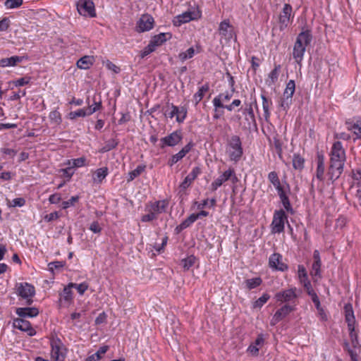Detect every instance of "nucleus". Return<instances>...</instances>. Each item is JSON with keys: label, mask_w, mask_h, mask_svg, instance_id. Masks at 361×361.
Listing matches in <instances>:
<instances>
[{"label": "nucleus", "mask_w": 361, "mask_h": 361, "mask_svg": "<svg viewBox=\"0 0 361 361\" xmlns=\"http://www.w3.org/2000/svg\"><path fill=\"white\" fill-rule=\"evenodd\" d=\"M49 117L56 124H59L61 122V114L56 110L51 111Z\"/></svg>", "instance_id": "nucleus-54"}, {"label": "nucleus", "mask_w": 361, "mask_h": 361, "mask_svg": "<svg viewBox=\"0 0 361 361\" xmlns=\"http://www.w3.org/2000/svg\"><path fill=\"white\" fill-rule=\"evenodd\" d=\"M182 140V133L179 130H176L169 135L162 137L160 140L161 147H174Z\"/></svg>", "instance_id": "nucleus-15"}, {"label": "nucleus", "mask_w": 361, "mask_h": 361, "mask_svg": "<svg viewBox=\"0 0 361 361\" xmlns=\"http://www.w3.org/2000/svg\"><path fill=\"white\" fill-rule=\"evenodd\" d=\"M16 293L22 299L25 300L26 304L30 305L32 302V298L35 294V287L27 283H18L16 285Z\"/></svg>", "instance_id": "nucleus-7"}, {"label": "nucleus", "mask_w": 361, "mask_h": 361, "mask_svg": "<svg viewBox=\"0 0 361 361\" xmlns=\"http://www.w3.org/2000/svg\"><path fill=\"white\" fill-rule=\"evenodd\" d=\"M195 49L193 47H190L186 51L180 52L178 55V59L182 61H185L188 59L192 58L195 55Z\"/></svg>", "instance_id": "nucleus-40"}, {"label": "nucleus", "mask_w": 361, "mask_h": 361, "mask_svg": "<svg viewBox=\"0 0 361 361\" xmlns=\"http://www.w3.org/2000/svg\"><path fill=\"white\" fill-rule=\"evenodd\" d=\"M164 114L171 118L176 116L178 123H183L187 116V109L184 106H177L173 104L169 105Z\"/></svg>", "instance_id": "nucleus-13"}, {"label": "nucleus", "mask_w": 361, "mask_h": 361, "mask_svg": "<svg viewBox=\"0 0 361 361\" xmlns=\"http://www.w3.org/2000/svg\"><path fill=\"white\" fill-rule=\"evenodd\" d=\"M168 204L165 200L149 202L145 207L146 214L141 217V221L149 222L157 219L159 214L166 212Z\"/></svg>", "instance_id": "nucleus-3"}, {"label": "nucleus", "mask_w": 361, "mask_h": 361, "mask_svg": "<svg viewBox=\"0 0 361 361\" xmlns=\"http://www.w3.org/2000/svg\"><path fill=\"white\" fill-rule=\"evenodd\" d=\"M16 313L22 319L32 318L38 315L39 311L36 307H18L16 309Z\"/></svg>", "instance_id": "nucleus-24"}, {"label": "nucleus", "mask_w": 361, "mask_h": 361, "mask_svg": "<svg viewBox=\"0 0 361 361\" xmlns=\"http://www.w3.org/2000/svg\"><path fill=\"white\" fill-rule=\"evenodd\" d=\"M226 153L231 161H238L243 155V147L240 139L237 135L232 136L228 141Z\"/></svg>", "instance_id": "nucleus-4"}, {"label": "nucleus", "mask_w": 361, "mask_h": 361, "mask_svg": "<svg viewBox=\"0 0 361 361\" xmlns=\"http://www.w3.org/2000/svg\"><path fill=\"white\" fill-rule=\"evenodd\" d=\"M298 277L300 283L303 285L305 289L309 295L314 294V291L312 288L310 281L308 280L307 274L303 265L298 266Z\"/></svg>", "instance_id": "nucleus-17"}, {"label": "nucleus", "mask_w": 361, "mask_h": 361, "mask_svg": "<svg viewBox=\"0 0 361 361\" xmlns=\"http://www.w3.org/2000/svg\"><path fill=\"white\" fill-rule=\"evenodd\" d=\"M294 310L295 305H284L275 312L271 320V324H276L278 322L281 321L283 319H284L286 316H288L290 312H292Z\"/></svg>", "instance_id": "nucleus-16"}, {"label": "nucleus", "mask_w": 361, "mask_h": 361, "mask_svg": "<svg viewBox=\"0 0 361 361\" xmlns=\"http://www.w3.org/2000/svg\"><path fill=\"white\" fill-rule=\"evenodd\" d=\"M109 174L107 167H102L94 171L92 174V180L94 183L100 184Z\"/></svg>", "instance_id": "nucleus-27"}, {"label": "nucleus", "mask_w": 361, "mask_h": 361, "mask_svg": "<svg viewBox=\"0 0 361 361\" xmlns=\"http://www.w3.org/2000/svg\"><path fill=\"white\" fill-rule=\"evenodd\" d=\"M201 173V169L199 167H195L188 175L192 180H194Z\"/></svg>", "instance_id": "nucleus-64"}, {"label": "nucleus", "mask_w": 361, "mask_h": 361, "mask_svg": "<svg viewBox=\"0 0 361 361\" xmlns=\"http://www.w3.org/2000/svg\"><path fill=\"white\" fill-rule=\"evenodd\" d=\"M51 357L54 361H63L66 349L61 341L58 338L53 337L51 339Z\"/></svg>", "instance_id": "nucleus-11"}, {"label": "nucleus", "mask_w": 361, "mask_h": 361, "mask_svg": "<svg viewBox=\"0 0 361 361\" xmlns=\"http://www.w3.org/2000/svg\"><path fill=\"white\" fill-rule=\"evenodd\" d=\"M288 222L287 216L282 209L274 212L273 220L271 224L273 233H280L283 231L285 223Z\"/></svg>", "instance_id": "nucleus-10"}, {"label": "nucleus", "mask_w": 361, "mask_h": 361, "mask_svg": "<svg viewBox=\"0 0 361 361\" xmlns=\"http://www.w3.org/2000/svg\"><path fill=\"white\" fill-rule=\"evenodd\" d=\"M80 197L78 195L73 196L71 197L70 200L67 201H63L62 202V208L63 209H68L70 207H73L75 205V204L79 200Z\"/></svg>", "instance_id": "nucleus-50"}, {"label": "nucleus", "mask_w": 361, "mask_h": 361, "mask_svg": "<svg viewBox=\"0 0 361 361\" xmlns=\"http://www.w3.org/2000/svg\"><path fill=\"white\" fill-rule=\"evenodd\" d=\"M23 4V0H6L4 6L7 9H12L20 6Z\"/></svg>", "instance_id": "nucleus-49"}, {"label": "nucleus", "mask_w": 361, "mask_h": 361, "mask_svg": "<svg viewBox=\"0 0 361 361\" xmlns=\"http://www.w3.org/2000/svg\"><path fill=\"white\" fill-rule=\"evenodd\" d=\"M294 14L292 6L288 4H284L282 11L279 16V25L281 30H283L293 22Z\"/></svg>", "instance_id": "nucleus-12"}, {"label": "nucleus", "mask_w": 361, "mask_h": 361, "mask_svg": "<svg viewBox=\"0 0 361 361\" xmlns=\"http://www.w3.org/2000/svg\"><path fill=\"white\" fill-rule=\"evenodd\" d=\"M270 298V296L267 293H264L260 298H259L253 304L255 308H261Z\"/></svg>", "instance_id": "nucleus-43"}, {"label": "nucleus", "mask_w": 361, "mask_h": 361, "mask_svg": "<svg viewBox=\"0 0 361 361\" xmlns=\"http://www.w3.org/2000/svg\"><path fill=\"white\" fill-rule=\"evenodd\" d=\"M156 47L149 42V44L141 51L140 56L142 58H145L154 51H155Z\"/></svg>", "instance_id": "nucleus-59"}, {"label": "nucleus", "mask_w": 361, "mask_h": 361, "mask_svg": "<svg viewBox=\"0 0 361 361\" xmlns=\"http://www.w3.org/2000/svg\"><path fill=\"white\" fill-rule=\"evenodd\" d=\"M262 283V279L259 277L250 279L245 281V284L247 288L253 289L259 286Z\"/></svg>", "instance_id": "nucleus-41"}, {"label": "nucleus", "mask_w": 361, "mask_h": 361, "mask_svg": "<svg viewBox=\"0 0 361 361\" xmlns=\"http://www.w3.org/2000/svg\"><path fill=\"white\" fill-rule=\"evenodd\" d=\"M65 262L61 261H56L49 263L48 267L49 269L53 272L54 270L63 268Z\"/></svg>", "instance_id": "nucleus-58"}, {"label": "nucleus", "mask_w": 361, "mask_h": 361, "mask_svg": "<svg viewBox=\"0 0 361 361\" xmlns=\"http://www.w3.org/2000/svg\"><path fill=\"white\" fill-rule=\"evenodd\" d=\"M344 310L350 337L353 343L355 345L357 343V334L355 331V319L352 305L350 304L345 305Z\"/></svg>", "instance_id": "nucleus-9"}, {"label": "nucleus", "mask_w": 361, "mask_h": 361, "mask_svg": "<svg viewBox=\"0 0 361 361\" xmlns=\"http://www.w3.org/2000/svg\"><path fill=\"white\" fill-rule=\"evenodd\" d=\"M145 167L142 166H138L135 170L130 171L128 173V181H132L136 177L140 176L141 173L144 171Z\"/></svg>", "instance_id": "nucleus-48"}, {"label": "nucleus", "mask_w": 361, "mask_h": 361, "mask_svg": "<svg viewBox=\"0 0 361 361\" xmlns=\"http://www.w3.org/2000/svg\"><path fill=\"white\" fill-rule=\"evenodd\" d=\"M310 296L312 302L315 305V307L317 310V315L319 317V319L322 321H326L328 319V316L325 311L324 310V309L321 307L320 302L317 294L314 293L313 295H311Z\"/></svg>", "instance_id": "nucleus-29"}, {"label": "nucleus", "mask_w": 361, "mask_h": 361, "mask_svg": "<svg viewBox=\"0 0 361 361\" xmlns=\"http://www.w3.org/2000/svg\"><path fill=\"white\" fill-rule=\"evenodd\" d=\"M264 343V338L262 335H259L254 343L251 344L248 348L247 352L252 355H257L259 353V347Z\"/></svg>", "instance_id": "nucleus-31"}, {"label": "nucleus", "mask_w": 361, "mask_h": 361, "mask_svg": "<svg viewBox=\"0 0 361 361\" xmlns=\"http://www.w3.org/2000/svg\"><path fill=\"white\" fill-rule=\"evenodd\" d=\"M346 128L352 133L354 140H361V119L346 122Z\"/></svg>", "instance_id": "nucleus-22"}, {"label": "nucleus", "mask_w": 361, "mask_h": 361, "mask_svg": "<svg viewBox=\"0 0 361 361\" xmlns=\"http://www.w3.org/2000/svg\"><path fill=\"white\" fill-rule=\"evenodd\" d=\"M78 117H85V109H80L77 111H71L68 115V118L71 120H74Z\"/></svg>", "instance_id": "nucleus-52"}, {"label": "nucleus", "mask_w": 361, "mask_h": 361, "mask_svg": "<svg viewBox=\"0 0 361 361\" xmlns=\"http://www.w3.org/2000/svg\"><path fill=\"white\" fill-rule=\"evenodd\" d=\"M231 178L234 180H236V176L235 175L233 169H228L212 182V183L211 184L212 190H217V188L221 186L224 182L227 181Z\"/></svg>", "instance_id": "nucleus-20"}, {"label": "nucleus", "mask_w": 361, "mask_h": 361, "mask_svg": "<svg viewBox=\"0 0 361 361\" xmlns=\"http://www.w3.org/2000/svg\"><path fill=\"white\" fill-rule=\"evenodd\" d=\"M65 166H69L73 170L74 169L81 168L88 165L87 159L81 157L77 159H68L63 163Z\"/></svg>", "instance_id": "nucleus-26"}, {"label": "nucleus", "mask_w": 361, "mask_h": 361, "mask_svg": "<svg viewBox=\"0 0 361 361\" xmlns=\"http://www.w3.org/2000/svg\"><path fill=\"white\" fill-rule=\"evenodd\" d=\"M295 82L292 80H289L286 84V87L283 92V96L288 99H291L295 92Z\"/></svg>", "instance_id": "nucleus-36"}, {"label": "nucleus", "mask_w": 361, "mask_h": 361, "mask_svg": "<svg viewBox=\"0 0 361 361\" xmlns=\"http://www.w3.org/2000/svg\"><path fill=\"white\" fill-rule=\"evenodd\" d=\"M103 64L108 70L111 71L114 73H118L120 71V68L109 60L104 61Z\"/></svg>", "instance_id": "nucleus-60"}, {"label": "nucleus", "mask_w": 361, "mask_h": 361, "mask_svg": "<svg viewBox=\"0 0 361 361\" xmlns=\"http://www.w3.org/2000/svg\"><path fill=\"white\" fill-rule=\"evenodd\" d=\"M108 350L107 346H102L101 347L97 352H96L94 354L90 355L87 358V361H97L101 359L102 356L106 353V352Z\"/></svg>", "instance_id": "nucleus-39"}, {"label": "nucleus", "mask_w": 361, "mask_h": 361, "mask_svg": "<svg viewBox=\"0 0 361 361\" xmlns=\"http://www.w3.org/2000/svg\"><path fill=\"white\" fill-rule=\"evenodd\" d=\"M196 220L195 216L191 214L187 219L182 221L177 227L178 231H181L190 226Z\"/></svg>", "instance_id": "nucleus-33"}, {"label": "nucleus", "mask_w": 361, "mask_h": 361, "mask_svg": "<svg viewBox=\"0 0 361 361\" xmlns=\"http://www.w3.org/2000/svg\"><path fill=\"white\" fill-rule=\"evenodd\" d=\"M345 152L341 142H335L330 152V166L329 174L330 179H337L343 171L345 161Z\"/></svg>", "instance_id": "nucleus-1"}, {"label": "nucleus", "mask_w": 361, "mask_h": 361, "mask_svg": "<svg viewBox=\"0 0 361 361\" xmlns=\"http://www.w3.org/2000/svg\"><path fill=\"white\" fill-rule=\"evenodd\" d=\"M262 106L264 111V116L266 119H267L269 117L270 113H269V104L270 102L269 100L266 98L265 96H262Z\"/></svg>", "instance_id": "nucleus-56"}, {"label": "nucleus", "mask_w": 361, "mask_h": 361, "mask_svg": "<svg viewBox=\"0 0 361 361\" xmlns=\"http://www.w3.org/2000/svg\"><path fill=\"white\" fill-rule=\"evenodd\" d=\"M269 267L274 270L284 271L288 265L283 262V256L279 253L272 254L269 259Z\"/></svg>", "instance_id": "nucleus-19"}, {"label": "nucleus", "mask_w": 361, "mask_h": 361, "mask_svg": "<svg viewBox=\"0 0 361 361\" xmlns=\"http://www.w3.org/2000/svg\"><path fill=\"white\" fill-rule=\"evenodd\" d=\"M94 62L95 58L94 56L86 55L78 60L76 66L79 69L87 70L90 68Z\"/></svg>", "instance_id": "nucleus-25"}, {"label": "nucleus", "mask_w": 361, "mask_h": 361, "mask_svg": "<svg viewBox=\"0 0 361 361\" xmlns=\"http://www.w3.org/2000/svg\"><path fill=\"white\" fill-rule=\"evenodd\" d=\"M154 26V18L148 14L142 15L136 25V30L139 32H143L150 30Z\"/></svg>", "instance_id": "nucleus-18"}, {"label": "nucleus", "mask_w": 361, "mask_h": 361, "mask_svg": "<svg viewBox=\"0 0 361 361\" xmlns=\"http://www.w3.org/2000/svg\"><path fill=\"white\" fill-rule=\"evenodd\" d=\"M312 41V35L309 30L301 32L297 37L293 50V57L298 63L303 59L306 47Z\"/></svg>", "instance_id": "nucleus-2"}, {"label": "nucleus", "mask_w": 361, "mask_h": 361, "mask_svg": "<svg viewBox=\"0 0 361 361\" xmlns=\"http://www.w3.org/2000/svg\"><path fill=\"white\" fill-rule=\"evenodd\" d=\"M15 328L25 331L27 335L32 336L36 334V331L31 326L30 323L22 318L15 319L13 322Z\"/></svg>", "instance_id": "nucleus-21"}, {"label": "nucleus", "mask_w": 361, "mask_h": 361, "mask_svg": "<svg viewBox=\"0 0 361 361\" xmlns=\"http://www.w3.org/2000/svg\"><path fill=\"white\" fill-rule=\"evenodd\" d=\"M353 183L361 188V169L354 171L353 173Z\"/></svg>", "instance_id": "nucleus-55"}, {"label": "nucleus", "mask_w": 361, "mask_h": 361, "mask_svg": "<svg viewBox=\"0 0 361 361\" xmlns=\"http://www.w3.org/2000/svg\"><path fill=\"white\" fill-rule=\"evenodd\" d=\"M59 171L62 173L63 177L66 178V181H69L74 174V171L69 166H66V168L62 169Z\"/></svg>", "instance_id": "nucleus-53"}, {"label": "nucleus", "mask_w": 361, "mask_h": 361, "mask_svg": "<svg viewBox=\"0 0 361 361\" xmlns=\"http://www.w3.org/2000/svg\"><path fill=\"white\" fill-rule=\"evenodd\" d=\"M278 195L281 199L283 207L287 212L291 211L290 204L288 196L286 195L283 189L278 192Z\"/></svg>", "instance_id": "nucleus-37"}, {"label": "nucleus", "mask_w": 361, "mask_h": 361, "mask_svg": "<svg viewBox=\"0 0 361 361\" xmlns=\"http://www.w3.org/2000/svg\"><path fill=\"white\" fill-rule=\"evenodd\" d=\"M23 61V57L13 56L10 58H4L0 59V67H13L17 63H20Z\"/></svg>", "instance_id": "nucleus-30"}, {"label": "nucleus", "mask_w": 361, "mask_h": 361, "mask_svg": "<svg viewBox=\"0 0 361 361\" xmlns=\"http://www.w3.org/2000/svg\"><path fill=\"white\" fill-rule=\"evenodd\" d=\"M232 97V94L229 92H226L219 94L213 99V104L216 109L224 108V103L229 101Z\"/></svg>", "instance_id": "nucleus-28"}, {"label": "nucleus", "mask_w": 361, "mask_h": 361, "mask_svg": "<svg viewBox=\"0 0 361 361\" xmlns=\"http://www.w3.org/2000/svg\"><path fill=\"white\" fill-rule=\"evenodd\" d=\"M304 159L300 155L295 154L293 158V166L295 169L300 170L303 168Z\"/></svg>", "instance_id": "nucleus-44"}, {"label": "nucleus", "mask_w": 361, "mask_h": 361, "mask_svg": "<svg viewBox=\"0 0 361 361\" xmlns=\"http://www.w3.org/2000/svg\"><path fill=\"white\" fill-rule=\"evenodd\" d=\"M196 258L191 255L182 260V265L185 270H188L195 262Z\"/></svg>", "instance_id": "nucleus-47"}, {"label": "nucleus", "mask_w": 361, "mask_h": 361, "mask_svg": "<svg viewBox=\"0 0 361 361\" xmlns=\"http://www.w3.org/2000/svg\"><path fill=\"white\" fill-rule=\"evenodd\" d=\"M218 32L220 36L219 40L222 44H228L232 39L237 40L234 27L228 19L224 20L219 23Z\"/></svg>", "instance_id": "nucleus-5"}, {"label": "nucleus", "mask_w": 361, "mask_h": 361, "mask_svg": "<svg viewBox=\"0 0 361 361\" xmlns=\"http://www.w3.org/2000/svg\"><path fill=\"white\" fill-rule=\"evenodd\" d=\"M202 12L198 8H193L174 17L173 24L175 26H180L182 24L196 20L201 18Z\"/></svg>", "instance_id": "nucleus-6"}, {"label": "nucleus", "mask_w": 361, "mask_h": 361, "mask_svg": "<svg viewBox=\"0 0 361 361\" xmlns=\"http://www.w3.org/2000/svg\"><path fill=\"white\" fill-rule=\"evenodd\" d=\"M61 299L67 302H71L72 300V291L70 283L63 288V293L61 295Z\"/></svg>", "instance_id": "nucleus-46"}, {"label": "nucleus", "mask_w": 361, "mask_h": 361, "mask_svg": "<svg viewBox=\"0 0 361 361\" xmlns=\"http://www.w3.org/2000/svg\"><path fill=\"white\" fill-rule=\"evenodd\" d=\"M279 72L280 66H275V68L269 73L268 78L266 80V83L267 85L272 86L276 82L279 78Z\"/></svg>", "instance_id": "nucleus-32"}, {"label": "nucleus", "mask_w": 361, "mask_h": 361, "mask_svg": "<svg viewBox=\"0 0 361 361\" xmlns=\"http://www.w3.org/2000/svg\"><path fill=\"white\" fill-rule=\"evenodd\" d=\"M30 80L31 78L30 77H24L16 80H13L11 82V83L13 84L16 87H20L28 84L30 82Z\"/></svg>", "instance_id": "nucleus-57"}, {"label": "nucleus", "mask_w": 361, "mask_h": 361, "mask_svg": "<svg viewBox=\"0 0 361 361\" xmlns=\"http://www.w3.org/2000/svg\"><path fill=\"white\" fill-rule=\"evenodd\" d=\"M166 41V34L160 33L159 35L154 36L150 40V42L157 48V47L161 45Z\"/></svg>", "instance_id": "nucleus-38"}, {"label": "nucleus", "mask_w": 361, "mask_h": 361, "mask_svg": "<svg viewBox=\"0 0 361 361\" xmlns=\"http://www.w3.org/2000/svg\"><path fill=\"white\" fill-rule=\"evenodd\" d=\"M324 159L323 157H319L318 164H317V177L319 179H322L323 175L324 173Z\"/></svg>", "instance_id": "nucleus-45"}, {"label": "nucleus", "mask_w": 361, "mask_h": 361, "mask_svg": "<svg viewBox=\"0 0 361 361\" xmlns=\"http://www.w3.org/2000/svg\"><path fill=\"white\" fill-rule=\"evenodd\" d=\"M296 288H290L280 292L275 295L276 301L280 302H291L294 303V300L297 298Z\"/></svg>", "instance_id": "nucleus-14"}, {"label": "nucleus", "mask_w": 361, "mask_h": 361, "mask_svg": "<svg viewBox=\"0 0 361 361\" xmlns=\"http://www.w3.org/2000/svg\"><path fill=\"white\" fill-rule=\"evenodd\" d=\"M61 200V196L59 193H55L49 196V201L51 204H57Z\"/></svg>", "instance_id": "nucleus-63"}, {"label": "nucleus", "mask_w": 361, "mask_h": 361, "mask_svg": "<svg viewBox=\"0 0 361 361\" xmlns=\"http://www.w3.org/2000/svg\"><path fill=\"white\" fill-rule=\"evenodd\" d=\"M321 262H314L312 266L311 275L313 278L320 277Z\"/></svg>", "instance_id": "nucleus-51"}, {"label": "nucleus", "mask_w": 361, "mask_h": 361, "mask_svg": "<svg viewBox=\"0 0 361 361\" xmlns=\"http://www.w3.org/2000/svg\"><path fill=\"white\" fill-rule=\"evenodd\" d=\"M10 26V20L8 18H5L0 20V32H4L8 30Z\"/></svg>", "instance_id": "nucleus-62"}, {"label": "nucleus", "mask_w": 361, "mask_h": 361, "mask_svg": "<svg viewBox=\"0 0 361 361\" xmlns=\"http://www.w3.org/2000/svg\"><path fill=\"white\" fill-rule=\"evenodd\" d=\"M76 7L80 16L86 18H94L97 16L95 6L92 0H78Z\"/></svg>", "instance_id": "nucleus-8"}, {"label": "nucleus", "mask_w": 361, "mask_h": 361, "mask_svg": "<svg viewBox=\"0 0 361 361\" xmlns=\"http://www.w3.org/2000/svg\"><path fill=\"white\" fill-rule=\"evenodd\" d=\"M268 178L269 181L273 184L277 192H279L280 190H283L280 180L278 178V175L276 172H270L269 173Z\"/></svg>", "instance_id": "nucleus-34"}, {"label": "nucleus", "mask_w": 361, "mask_h": 361, "mask_svg": "<svg viewBox=\"0 0 361 361\" xmlns=\"http://www.w3.org/2000/svg\"><path fill=\"white\" fill-rule=\"evenodd\" d=\"M209 87L207 85L201 86L198 91L194 94L193 99L197 105L204 97L205 93L208 91Z\"/></svg>", "instance_id": "nucleus-35"}, {"label": "nucleus", "mask_w": 361, "mask_h": 361, "mask_svg": "<svg viewBox=\"0 0 361 361\" xmlns=\"http://www.w3.org/2000/svg\"><path fill=\"white\" fill-rule=\"evenodd\" d=\"M70 286H71V288H75L80 295H83L84 293L87 290L89 285L86 282H83L79 284L70 283Z\"/></svg>", "instance_id": "nucleus-42"}, {"label": "nucleus", "mask_w": 361, "mask_h": 361, "mask_svg": "<svg viewBox=\"0 0 361 361\" xmlns=\"http://www.w3.org/2000/svg\"><path fill=\"white\" fill-rule=\"evenodd\" d=\"M25 204V200L23 198L18 197L13 199L9 202L11 207H23Z\"/></svg>", "instance_id": "nucleus-61"}, {"label": "nucleus", "mask_w": 361, "mask_h": 361, "mask_svg": "<svg viewBox=\"0 0 361 361\" xmlns=\"http://www.w3.org/2000/svg\"><path fill=\"white\" fill-rule=\"evenodd\" d=\"M193 144L192 142H189L185 147L182 148L178 153L173 155L169 161V164L172 166L180 159H182L192 148Z\"/></svg>", "instance_id": "nucleus-23"}]
</instances>
